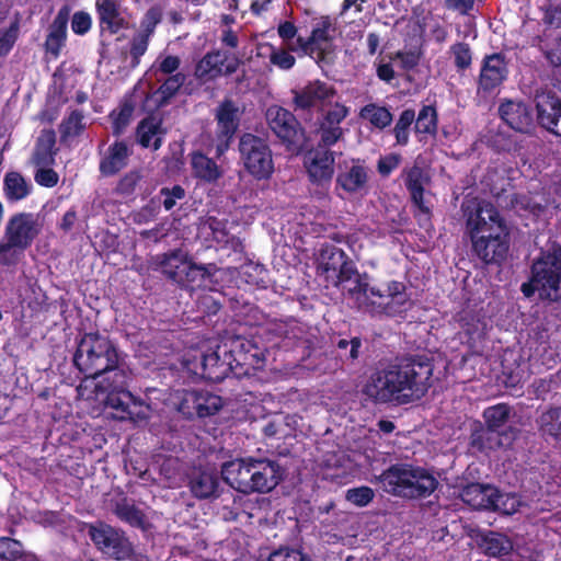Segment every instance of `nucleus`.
<instances>
[{"instance_id":"nucleus-1","label":"nucleus","mask_w":561,"mask_h":561,"mask_svg":"<svg viewBox=\"0 0 561 561\" xmlns=\"http://www.w3.org/2000/svg\"><path fill=\"white\" fill-rule=\"evenodd\" d=\"M467 230L476 255L485 263H499L508 251V230L496 208L488 202H467Z\"/></svg>"},{"instance_id":"nucleus-2","label":"nucleus","mask_w":561,"mask_h":561,"mask_svg":"<svg viewBox=\"0 0 561 561\" xmlns=\"http://www.w3.org/2000/svg\"><path fill=\"white\" fill-rule=\"evenodd\" d=\"M221 476L229 486L240 493L265 494L284 480L285 470L273 459L244 457L225 462Z\"/></svg>"},{"instance_id":"nucleus-3","label":"nucleus","mask_w":561,"mask_h":561,"mask_svg":"<svg viewBox=\"0 0 561 561\" xmlns=\"http://www.w3.org/2000/svg\"><path fill=\"white\" fill-rule=\"evenodd\" d=\"M75 364L87 375L78 387L79 396H85L101 375L113 377L114 371H124L118 368L116 347L108 337L99 333H88L82 336L75 355Z\"/></svg>"},{"instance_id":"nucleus-4","label":"nucleus","mask_w":561,"mask_h":561,"mask_svg":"<svg viewBox=\"0 0 561 561\" xmlns=\"http://www.w3.org/2000/svg\"><path fill=\"white\" fill-rule=\"evenodd\" d=\"M350 298L358 309L373 316H397L409 306V298L403 283L391 280L383 285L370 286L363 276L358 287L350 288Z\"/></svg>"},{"instance_id":"nucleus-5","label":"nucleus","mask_w":561,"mask_h":561,"mask_svg":"<svg viewBox=\"0 0 561 561\" xmlns=\"http://www.w3.org/2000/svg\"><path fill=\"white\" fill-rule=\"evenodd\" d=\"M394 402L409 403L421 399L431 386L433 365L430 362H411L388 369Z\"/></svg>"},{"instance_id":"nucleus-6","label":"nucleus","mask_w":561,"mask_h":561,"mask_svg":"<svg viewBox=\"0 0 561 561\" xmlns=\"http://www.w3.org/2000/svg\"><path fill=\"white\" fill-rule=\"evenodd\" d=\"M525 297L538 293L542 300L561 299V253L549 252L539 257L531 268V278L520 287Z\"/></svg>"},{"instance_id":"nucleus-7","label":"nucleus","mask_w":561,"mask_h":561,"mask_svg":"<svg viewBox=\"0 0 561 561\" xmlns=\"http://www.w3.org/2000/svg\"><path fill=\"white\" fill-rule=\"evenodd\" d=\"M127 378L125 371H114L113 377L105 376L95 382L92 389L85 392V396L80 397L121 411L123 415L119 417L122 419L133 417L131 404L136 407V403L131 393L126 390Z\"/></svg>"},{"instance_id":"nucleus-8","label":"nucleus","mask_w":561,"mask_h":561,"mask_svg":"<svg viewBox=\"0 0 561 561\" xmlns=\"http://www.w3.org/2000/svg\"><path fill=\"white\" fill-rule=\"evenodd\" d=\"M334 33L335 26L330 16H317L312 19L309 37L298 36L295 43L288 44V47L294 53L309 56L319 64L331 53Z\"/></svg>"},{"instance_id":"nucleus-9","label":"nucleus","mask_w":561,"mask_h":561,"mask_svg":"<svg viewBox=\"0 0 561 561\" xmlns=\"http://www.w3.org/2000/svg\"><path fill=\"white\" fill-rule=\"evenodd\" d=\"M319 271L324 279L336 287H342L350 296V288L357 286L362 275L354 264L346 260L344 252L337 248L322 251L320 255Z\"/></svg>"},{"instance_id":"nucleus-10","label":"nucleus","mask_w":561,"mask_h":561,"mask_svg":"<svg viewBox=\"0 0 561 561\" xmlns=\"http://www.w3.org/2000/svg\"><path fill=\"white\" fill-rule=\"evenodd\" d=\"M240 157L247 171L257 180H266L274 172L272 151L260 137L245 134L239 142Z\"/></svg>"},{"instance_id":"nucleus-11","label":"nucleus","mask_w":561,"mask_h":561,"mask_svg":"<svg viewBox=\"0 0 561 561\" xmlns=\"http://www.w3.org/2000/svg\"><path fill=\"white\" fill-rule=\"evenodd\" d=\"M510 413V407L504 403L488 408L483 412V417L489 428L472 435V447L478 450H491L508 445L500 439L496 430L506 423Z\"/></svg>"},{"instance_id":"nucleus-12","label":"nucleus","mask_w":561,"mask_h":561,"mask_svg":"<svg viewBox=\"0 0 561 561\" xmlns=\"http://www.w3.org/2000/svg\"><path fill=\"white\" fill-rule=\"evenodd\" d=\"M183 366L188 373L211 381L222 380L231 369V363L221 359L217 351L199 356L187 354L183 359Z\"/></svg>"},{"instance_id":"nucleus-13","label":"nucleus","mask_w":561,"mask_h":561,"mask_svg":"<svg viewBox=\"0 0 561 561\" xmlns=\"http://www.w3.org/2000/svg\"><path fill=\"white\" fill-rule=\"evenodd\" d=\"M42 224L38 216L31 213H19L13 215L7 226L4 239L16 244L18 249L25 250L38 236Z\"/></svg>"},{"instance_id":"nucleus-14","label":"nucleus","mask_w":561,"mask_h":561,"mask_svg":"<svg viewBox=\"0 0 561 561\" xmlns=\"http://www.w3.org/2000/svg\"><path fill=\"white\" fill-rule=\"evenodd\" d=\"M89 535L91 540L100 550L117 560L125 559L131 553V546L129 541L123 536V534L108 525H91L89 528Z\"/></svg>"},{"instance_id":"nucleus-15","label":"nucleus","mask_w":561,"mask_h":561,"mask_svg":"<svg viewBox=\"0 0 561 561\" xmlns=\"http://www.w3.org/2000/svg\"><path fill=\"white\" fill-rule=\"evenodd\" d=\"M266 119L273 133L288 146L299 147L302 131L295 116L287 110L272 105L266 111Z\"/></svg>"},{"instance_id":"nucleus-16","label":"nucleus","mask_w":561,"mask_h":561,"mask_svg":"<svg viewBox=\"0 0 561 561\" xmlns=\"http://www.w3.org/2000/svg\"><path fill=\"white\" fill-rule=\"evenodd\" d=\"M216 156L220 157L229 148L238 128L239 108L231 102H222L216 110Z\"/></svg>"},{"instance_id":"nucleus-17","label":"nucleus","mask_w":561,"mask_h":561,"mask_svg":"<svg viewBox=\"0 0 561 561\" xmlns=\"http://www.w3.org/2000/svg\"><path fill=\"white\" fill-rule=\"evenodd\" d=\"M369 171L360 160L345 162L336 176V188L347 194H362L367 190Z\"/></svg>"},{"instance_id":"nucleus-18","label":"nucleus","mask_w":561,"mask_h":561,"mask_svg":"<svg viewBox=\"0 0 561 561\" xmlns=\"http://www.w3.org/2000/svg\"><path fill=\"white\" fill-rule=\"evenodd\" d=\"M334 152L317 148L306 156L305 168L310 181L322 184L331 181L334 173Z\"/></svg>"},{"instance_id":"nucleus-19","label":"nucleus","mask_w":561,"mask_h":561,"mask_svg":"<svg viewBox=\"0 0 561 561\" xmlns=\"http://www.w3.org/2000/svg\"><path fill=\"white\" fill-rule=\"evenodd\" d=\"M413 468L414 466L408 463L394 465L383 471L376 480L382 484L386 492L404 497L405 494L413 492L410 489L411 485H409V479L414 478Z\"/></svg>"},{"instance_id":"nucleus-20","label":"nucleus","mask_w":561,"mask_h":561,"mask_svg":"<svg viewBox=\"0 0 561 561\" xmlns=\"http://www.w3.org/2000/svg\"><path fill=\"white\" fill-rule=\"evenodd\" d=\"M239 66L236 58L214 51L205 55L196 66L195 75L202 80H211L221 75L233 73Z\"/></svg>"},{"instance_id":"nucleus-21","label":"nucleus","mask_w":561,"mask_h":561,"mask_svg":"<svg viewBox=\"0 0 561 561\" xmlns=\"http://www.w3.org/2000/svg\"><path fill=\"white\" fill-rule=\"evenodd\" d=\"M538 119L542 127L561 136V99L551 94H539L536 99Z\"/></svg>"},{"instance_id":"nucleus-22","label":"nucleus","mask_w":561,"mask_h":561,"mask_svg":"<svg viewBox=\"0 0 561 561\" xmlns=\"http://www.w3.org/2000/svg\"><path fill=\"white\" fill-rule=\"evenodd\" d=\"M294 94L296 107L306 110L318 104H324L334 96L335 90L321 81H313L302 89L294 91Z\"/></svg>"},{"instance_id":"nucleus-23","label":"nucleus","mask_w":561,"mask_h":561,"mask_svg":"<svg viewBox=\"0 0 561 561\" xmlns=\"http://www.w3.org/2000/svg\"><path fill=\"white\" fill-rule=\"evenodd\" d=\"M507 76V67L500 54L488 56L483 60L480 72L479 85L485 91L499 87Z\"/></svg>"},{"instance_id":"nucleus-24","label":"nucleus","mask_w":561,"mask_h":561,"mask_svg":"<svg viewBox=\"0 0 561 561\" xmlns=\"http://www.w3.org/2000/svg\"><path fill=\"white\" fill-rule=\"evenodd\" d=\"M388 369L371 375L363 388V393L374 402L387 403L394 401L392 383Z\"/></svg>"},{"instance_id":"nucleus-25","label":"nucleus","mask_w":561,"mask_h":561,"mask_svg":"<svg viewBox=\"0 0 561 561\" xmlns=\"http://www.w3.org/2000/svg\"><path fill=\"white\" fill-rule=\"evenodd\" d=\"M478 546L485 556L499 559L510 556L514 549L508 536L491 530L479 535Z\"/></svg>"},{"instance_id":"nucleus-26","label":"nucleus","mask_w":561,"mask_h":561,"mask_svg":"<svg viewBox=\"0 0 561 561\" xmlns=\"http://www.w3.org/2000/svg\"><path fill=\"white\" fill-rule=\"evenodd\" d=\"M502 119L513 129L527 131L533 124V116L527 106L520 102L506 101L499 108Z\"/></svg>"},{"instance_id":"nucleus-27","label":"nucleus","mask_w":561,"mask_h":561,"mask_svg":"<svg viewBox=\"0 0 561 561\" xmlns=\"http://www.w3.org/2000/svg\"><path fill=\"white\" fill-rule=\"evenodd\" d=\"M188 255L182 251H174L170 254L157 255L152 263L157 268L174 282H181L183 273L187 268Z\"/></svg>"},{"instance_id":"nucleus-28","label":"nucleus","mask_w":561,"mask_h":561,"mask_svg":"<svg viewBox=\"0 0 561 561\" xmlns=\"http://www.w3.org/2000/svg\"><path fill=\"white\" fill-rule=\"evenodd\" d=\"M405 184L410 191L413 203L427 214L430 211L425 187L428 185L427 174L419 167H413L407 173Z\"/></svg>"},{"instance_id":"nucleus-29","label":"nucleus","mask_w":561,"mask_h":561,"mask_svg":"<svg viewBox=\"0 0 561 561\" xmlns=\"http://www.w3.org/2000/svg\"><path fill=\"white\" fill-rule=\"evenodd\" d=\"M460 496L465 503L473 508L491 510L494 497L496 496V488L473 483L467 485L461 491Z\"/></svg>"},{"instance_id":"nucleus-30","label":"nucleus","mask_w":561,"mask_h":561,"mask_svg":"<svg viewBox=\"0 0 561 561\" xmlns=\"http://www.w3.org/2000/svg\"><path fill=\"white\" fill-rule=\"evenodd\" d=\"M33 190L32 182L20 172L11 171L4 175L3 193L8 202H19L26 198Z\"/></svg>"},{"instance_id":"nucleus-31","label":"nucleus","mask_w":561,"mask_h":561,"mask_svg":"<svg viewBox=\"0 0 561 561\" xmlns=\"http://www.w3.org/2000/svg\"><path fill=\"white\" fill-rule=\"evenodd\" d=\"M218 486L219 480L214 470L198 471L190 480L191 492L198 499H208L216 495Z\"/></svg>"},{"instance_id":"nucleus-32","label":"nucleus","mask_w":561,"mask_h":561,"mask_svg":"<svg viewBox=\"0 0 561 561\" xmlns=\"http://www.w3.org/2000/svg\"><path fill=\"white\" fill-rule=\"evenodd\" d=\"M96 9L103 30L115 34L125 27L126 22L113 0H96Z\"/></svg>"},{"instance_id":"nucleus-33","label":"nucleus","mask_w":561,"mask_h":561,"mask_svg":"<svg viewBox=\"0 0 561 561\" xmlns=\"http://www.w3.org/2000/svg\"><path fill=\"white\" fill-rule=\"evenodd\" d=\"M191 165L194 175L208 183L216 182L224 173L220 165L202 152L192 153Z\"/></svg>"},{"instance_id":"nucleus-34","label":"nucleus","mask_w":561,"mask_h":561,"mask_svg":"<svg viewBox=\"0 0 561 561\" xmlns=\"http://www.w3.org/2000/svg\"><path fill=\"white\" fill-rule=\"evenodd\" d=\"M413 476L414 478L409 479V485H411L410 489H412L413 492L410 494H405L404 497L415 499L428 496L436 490L438 481L427 470L420 467H414Z\"/></svg>"},{"instance_id":"nucleus-35","label":"nucleus","mask_w":561,"mask_h":561,"mask_svg":"<svg viewBox=\"0 0 561 561\" xmlns=\"http://www.w3.org/2000/svg\"><path fill=\"white\" fill-rule=\"evenodd\" d=\"M130 150L124 142H115L108 148L107 154L101 162L100 169L103 174L111 175L127 164Z\"/></svg>"},{"instance_id":"nucleus-36","label":"nucleus","mask_w":561,"mask_h":561,"mask_svg":"<svg viewBox=\"0 0 561 561\" xmlns=\"http://www.w3.org/2000/svg\"><path fill=\"white\" fill-rule=\"evenodd\" d=\"M67 37V16L58 13L50 25L49 33L46 38V50L57 58L65 46Z\"/></svg>"},{"instance_id":"nucleus-37","label":"nucleus","mask_w":561,"mask_h":561,"mask_svg":"<svg viewBox=\"0 0 561 561\" xmlns=\"http://www.w3.org/2000/svg\"><path fill=\"white\" fill-rule=\"evenodd\" d=\"M55 142L56 138L53 130L45 129L41 133L32 158L34 165H51L54 163Z\"/></svg>"},{"instance_id":"nucleus-38","label":"nucleus","mask_w":561,"mask_h":561,"mask_svg":"<svg viewBox=\"0 0 561 561\" xmlns=\"http://www.w3.org/2000/svg\"><path fill=\"white\" fill-rule=\"evenodd\" d=\"M137 135L142 147L157 150L161 146L162 137L160 122L154 117L144 119L138 126Z\"/></svg>"},{"instance_id":"nucleus-39","label":"nucleus","mask_w":561,"mask_h":561,"mask_svg":"<svg viewBox=\"0 0 561 561\" xmlns=\"http://www.w3.org/2000/svg\"><path fill=\"white\" fill-rule=\"evenodd\" d=\"M169 400L182 414L188 417L197 415V391H175L170 394Z\"/></svg>"},{"instance_id":"nucleus-40","label":"nucleus","mask_w":561,"mask_h":561,"mask_svg":"<svg viewBox=\"0 0 561 561\" xmlns=\"http://www.w3.org/2000/svg\"><path fill=\"white\" fill-rule=\"evenodd\" d=\"M540 431L561 442V409H550L539 417Z\"/></svg>"},{"instance_id":"nucleus-41","label":"nucleus","mask_w":561,"mask_h":561,"mask_svg":"<svg viewBox=\"0 0 561 561\" xmlns=\"http://www.w3.org/2000/svg\"><path fill=\"white\" fill-rule=\"evenodd\" d=\"M359 116L368 121L373 126L377 128H385L392 122L391 113L383 106L376 104H368L360 110Z\"/></svg>"},{"instance_id":"nucleus-42","label":"nucleus","mask_w":561,"mask_h":561,"mask_svg":"<svg viewBox=\"0 0 561 561\" xmlns=\"http://www.w3.org/2000/svg\"><path fill=\"white\" fill-rule=\"evenodd\" d=\"M197 416L204 417L215 414L222 407L219 396L208 391H197Z\"/></svg>"},{"instance_id":"nucleus-43","label":"nucleus","mask_w":561,"mask_h":561,"mask_svg":"<svg viewBox=\"0 0 561 561\" xmlns=\"http://www.w3.org/2000/svg\"><path fill=\"white\" fill-rule=\"evenodd\" d=\"M522 506V501L516 494L513 493H500L496 489V496L494 497L492 511L500 512L505 515H513Z\"/></svg>"},{"instance_id":"nucleus-44","label":"nucleus","mask_w":561,"mask_h":561,"mask_svg":"<svg viewBox=\"0 0 561 561\" xmlns=\"http://www.w3.org/2000/svg\"><path fill=\"white\" fill-rule=\"evenodd\" d=\"M437 129V115L433 106L426 105L420 111L415 130L421 134H434Z\"/></svg>"},{"instance_id":"nucleus-45","label":"nucleus","mask_w":561,"mask_h":561,"mask_svg":"<svg viewBox=\"0 0 561 561\" xmlns=\"http://www.w3.org/2000/svg\"><path fill=\"white\" fill-rule=\"evenodd\" d=\"M415 119V113L413 110H405L401 113L393 133L397 139V144L407 145L409 141V128Z\"/></svg>"},{"instance_id":"nucleus-46","label":"nucleus","mask_w":561,"mask_h":561,"mask_svg":"<svg viewBox=\"0 0 561 561\" xmlns=\"http://www.w3.org/2000/svg\"><path fill=\"white\" fill-rule=\"evenodd\" d=\"M180 65L181 60L178 56L160 55L153 65V70L158 76V80L161 81V76L174 75Z\"/></svg>"},{"instance_id":"nucleus-47","label":"nucleus","mask_w":561,"mask_h":561,"mask_svg":"<svg viewBox=\"0 0 561 561\" xmlns=\"http://www.w3.org/2000/svg\"><path fill=\"white\" fill-rule=\"evenodd\" d=\"M343 129L340 126L322 122L319 127V148L323 147L325 149L333 146L343 137Z\"/></svg>"},{"instance_id":"nucleus-48","label":"nucleus","mask_w":561,"mask_h":561,"mask_svg":"<svg viewBox=\"0 0 561 561\" xmlns=\"http://www.w3.org/2000/svg\"><path fill=\"white\" fill-rule=\"evenodd\" d=\"M201 232L206 237H210L217 242L225 241L226 238V225L214 217H208L201 225Z\"/></svg>"},{"instance_id":"nucleus-49","label":"nucleus","mask_w":561,"mask_h":561,"mask_svg":"<svg viewBox=\"0 0 561 561\" xmlns=\"http://www.w3.org/2000/svg\"><path fill=\"white\" fill-rule=\"evenodd\" d=\"M185 80V75L181 72L170 75L162 81V84L160 85L158 93L161 95L163 100H168L175 95V93L184 84Z\"/></svg>"},{"instance_id":"nucleus-50","label":"nucleus","mask_w":561,"mask_h":561,"mask_svg":"<svg viewBox=\"0 0 561 561\" xmlns=\"http://www.w3.org/2000/svg\"><path fill=\"white\" fill-rule=\"evenodd\" d=\"M374 496L375 492L369 486L353 488L347 490L345 494V499L358 507L368 505Z\"/></svg>"},{"instance_id":"nucleus-51","label":"nucleus","mask_w":561,"mask_h":561,"mask_svg":"<svg viewBox=\"0 0 561 561\" xmlns=\"http://www.w3.org/2000/svg\"><path fill=\"white\" fill-rule=\"evenodd\" d=\"M293 51L289 47L274 49L271 53L270 61L283 70H289L296 62L295 57L291 55Z\"/></svg>"},{"instance_id":"nucleus-52","label":"nucleus","mask_w":561,"mask_h":561,"mask_svg":"<svg viewBox=\"0 0 561 561\" xmlns=\"http://www.w3.org/2000/svg\"><path fill=\"white\" fill-rule=\"evenodd\" d=\"M162 19V12L159 8H151L145 14L141 23H140V32L141 35L150 36L153 34L156 26L160 23Z\"/></svg>"},{"instance_id":"nucleus-53","label":"nucleus","mask_w":561,"mask_h":561,"mask_svg":"<svg viewBox=\"0 0 561 561\" xmlns=\"http://www.w3.org/2000/svg\"><path fill=\"white\" fill-rule=\"evenodd\" d=\"M34 179L36 183L45 187H54L59 181V175L50 165H35Z\"/></svg>"},{"instance_id":"nucleus-54","label":"nucleus","mask_w":561,"mask_h":561,"mask_svg":"<svg viewBox=\"0 0 561 561\" xmlns=\"http://www.w3.org/2000/svg\"><path fill=\"white\" fill-rule=\"evenodd\" d=\"M160 196L162 197V205L165 210L172 209L179 201H182L185 197V191L180 185H174L171 188L164 187L160 191Z\"/></svg>"},{"instance_id":"nucleus-55","label":"nucleus","mask_w":561,"mask_h":561,"mask_svg":"<svg viewBox=\"0 0 561 561\" xmlns=\"http://www.w3.org/2000/svg\"><path fill=\"white\" fill-rule=\"evenodd\" d=\"M22 251L23 250L18 249L16 244H12L11 241L4 239L0 243V263L3 265L15 264Z\"/></svg>"},{"instance_id":"nucleus-56","label":"nucleus","mask_w":561,"mask_h":561,"mask_svg":"<svg viewBox=\"0 0 561 561\" xmlns=\"http://www.w3.org/2000/svg\"><path fill=\"white\" fill-rule=\"evenodd\" d=\"M22 553V546L11 538H0V558L13 561Z\"/></svg>"},{"instance_id":"nucleus-57","label":"nucleus","mask_w":561,"mask_h":561,"mask_svg":"<svg viewBox=\"0 0 561 561\" xmlns=\"http://www.w3.org/2000/svg\"><path fill=\"white\" fill-rule=\"evenodd\" d=\"M149 37L147 35L137 34L130 45L131 66L136 67L139 64L140 57L147 51Z\"/></svg>"},{"instance_id":"nucleus-58","label":"nucleus","mask_w":561,"mask_h":561,"mask_svg":"<svg viewBox=\"0 0 561 561\" xmlns=\"http://www.w3.org/2000/svg\"><path fill=\"white\" fill-rule=\"evenodd\" d=\"M209 273L208 268L202 265H197L191 260L187 262V268L183 273V277L181 278V282L179 284H191L199 278L205 277Z\"/></svg>"},{"instance_id":"nucleus-59","label":"nucleus","mask_w":561,"mask_h":561,"mask_svg":"<svg viewBox=\"0 0 561 561\" xmlns=\"http://www.w3.org/2000/svg\"><path fill=\"white\" fill-rule=\"evenodd\" d=\"M19 35L18 24H12L0 34V57L5 56L13 47Z\"/></svg>"},{"instance_id":"nucleus-60","label":"nucleus","mask_w":561,"mask_h":561,"mask_svg":"<svg viewBox=\"0 0 561 561\" xmlns=\"http://www.w3.org/2000/svg\"><path fill=\"white\" fill-rule=\"evenodd\" d=\"M455 64L458 69H466L471 65V51L467 44H456L451 47Z\"/></svg>"},{"instance_id":"nucleus-61","label":"nucleus","mask_w":561,"mask_h":561,"mask_svg":"<svg viewBox=\"0 0 561 561\" xmlns=\"http://www.w3.org/2000/svg\"><path fill=\"white\" fill-rule=\"evenodd\" d=\"M537 198L538 196H522L515 201L514 207L517 210L524 209L528 210L534 216H539L543 211L545 206L540 202H538Z\"/></svg>"},{"instance_id":"nucleus-62","label":"nucleus","mask_w":561,"mask_h":561,"mask_svg":"<svg viewBox=\"0 0 561 561\" xmlns=\"http://www.w3.org/2000/svg\"><path fill=\"white\" fill-rule=\"evenodd\" d=\"M82 129V116L73 112L61 125L62 135L66 137L77 136Z\"/></svg>"},{"instance_id":"nucleus-63","label":"nucleus","mask_w":561,"mask_h":561,"mask_svg":"<svg viewBox=\"0 0 561 561\" xmlns=\"http://www.w3.org/2000/svg\"><path fill=\"white\" fill-rule=\"evenodd\" d=\"M350 110L341 103H335L325 114L322 122L329 125L340 126L341 122L348 115Z\"/></svg>"},{"instance_id":"nucleus-64","label":"nucleus","mask_w":561,"mask_h":561,"mask_svg":"<svg viewBox=\"0 0 561 561\" xmlns=\"http://www.w3.org/2000/svg\"><path fill=\"white\" fill-rule=\"evenodd\" d=\"M268 561H310L300 551L282 548L271 553Z\"/></svg>"}]
</instances>
